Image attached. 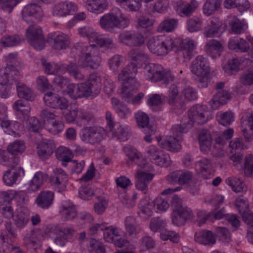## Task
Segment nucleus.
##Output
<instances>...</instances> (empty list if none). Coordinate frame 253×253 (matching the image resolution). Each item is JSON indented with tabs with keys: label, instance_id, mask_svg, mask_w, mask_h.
<instances>
[{
	"label": "nucleus",
	"instance_id": "dca6fc26",
	"mask_svg": "<svg viewBox=\"0 0 253 253\" xmlns=\"http://www.w3.org/2000/svg\"><path fill=\"white\" fill-rule=\"evenodd\" d=\"M193 217V213L192 210L184 206L175 212H173L171 220L174 225L181 226L184 225L187 220L191 219Z\"/></svg>",
	"mask_w": 253,
	"mask_h": 253
},
{
	"label": "nucleus",
	"instance_id": "a18cd8bd",
	"mask_svg": "<svg viewBox=\"0 0 253 253\" xmlns=\"http://www.w3.org/2000/svg\"><path fill=\"white\" fill-rule=\"evenodd\" d=\"M231 32L235 34H241L245 32L248 28L247 24L243 20L234 17L230 22Z\"/></svg>",
	"mask_w": 253,
	"mask_h": 253
},
{
	"label": "nucleus",
	"instance_id": "4468645a",
	"mask_svg": "<svg viewBox=\"0 0 253 253\" xmlns=\"http://www.w3.org/2000/svg\"><path fill=\"white\" fill-rule=\"evenodd\" d=\"M209 112L201 105H197L192 107L188 111L190 120L198 124H204L209 120Z\"/></svg>",
	"mask_w": 253,
	"mask_h": 253
},
{
	"label": "nucleus",
	"instance_id": "de8ad7c7",
	"mask_svg": "<svg viewBox=\"0 0 253 253\" xmlns=\"http://www.w3.org/2000/svg\"><path fill=\"white\" fill-rule=\"evenodd\" d=\"M124 9L130 11H137L141 7L140 0H116Z\"/></svg>",
	"mask_w": 253,
	"mask_h": 253
},
{
	"label": "nucleus",
	"instance_id": "6e6552de",
	"mask_svg": "<svg viewBox=\"0 0 253 253\" xmlns=\"http://www.w3.org/2000/svg\"><path fill=\"white\" fill-rule=\"evenodd\" d=\"M26 36L28 42L37 50L43 49L45 41L42 28L37 25L29 26L26 30Z\"/></svg>",
	"mask_w": 253,
	"mask_h": 253
},
{
	"label": "nucleus",
	"instance_id": "39448f33",
	"mask_svg": "<svg viewBox=\"0 0 253 253\" xmlns=\"http://www.w3.org/2000/svg\"><path fill=\"white\" fill-rule=\"evenodd\" d=\"M88 52L84 54L78 61L79 66L82 68L96 69L100 65L102 60L97 47L90 44L87 47Z\"/></svg>",
	"mask_w": 253,
	"mask_h": 253
},
{
	"label": "nucleus",
	"instance_id": "1a4fd4ad",
	"mask_svg": "<svg viewBox=\"0 0 253 253\" xmlns=\"http://www.w3.org/2000/svg\"><path fill=\"white\" fill-rule=\"evenodd\" d=\"M190 68L193 74L201 79L207 78L210 72L208 59L203 55H198L193 60Z\"/></svg>",
	"mask_w": 253,
	"mask_h": 253
},
{
	"label": "nucleus",
	"instance_id": "c85d7f7f",
	"mask_svg": "<svg viewBox=\"0 0 253 253\" xmlns=\"http://www.w3.org/2000/svg\"><path fill=\"white\" fill-rule=\"evenodd\" d=\"M195 240L200 244L212 246L215 243V237L213 233L209 230H202L197 232L195 234Z\"/></svg>",
	"mask_w": 253,
	"mask_h": 253
},
{
	"label": "nucleus",
	"instance_id": "5fc2aeb1",
	"mask_svg": "<svg viewBox=\"0 0 253 253\" xmlns=\"http://www.w3.org/2000/svg\"><path fill=\"white\" fill-rule=\"evenodd\" d=\"M226 182L235 192H241L246 190V185L240 178L237 177L228 178L226 180Z\"/></svg>",
	"mask_w": 253,
	"mask_h": 253
},
{
	"label": "nucleus",
	"instance_id": "20e7f679",
	"mask_svg": "<svg viewBox=\"0 0 253 253\" xmlns=\"http://www.w3.org/2000/svg\"><path fill=\"white\" fill-rule=\"evenodd\" d=\"M78 84L82 98H94L100 93L101 89V78L97 73L91 74L85 82Z\"/></svg>",
	"mask_w": 253,
	"mask_h": 253
},
{
	"label": "nucleus",
	"instance_id": "09e8293b",
	"mask_svg": "<svg viewBox=\"0 0 253 253\" xmlns=\"http://www.w3.org/2000/svg\"><path fill=\"white\" fill-rule=\"evenodd\" d=\"M23 41V39L19 35H5L0 40V44L4 47L15 46Z\"/></svg>",
	"mask_w": 253,
	"mask_h": 253
},
{
	"label": "nucleus",
	"instance_id": "f3484780",
	"mask_svg": "<svg viewBox=\"0 0 253 253\" xmlns=\"http://www.w3.org/2000/svg\"><path fill=\"white\" fill-rule=\"evenodd\" d=\"M68 180L67 173L61 169H57L54 171V175L51 179L52 186L59 192L65 190Z\"/></svg>",
	"mask_w": 253,
	"mask_h": 253
},
{
	"label": "nucleus",
	"instance_id": "e2e57ef3",
	"mask_svg": "<svg viewBox=\"0 0 253 253\" xmlns=\"http://www.w3.org/2000/svg\"><path fill=\"white\" fill-rule=\"evenodd\" d=\"M19 160L17 158H9L7 154L4 151L0 150V164L9 167L18 166Z\"/></svg>",
	"mask_w": 253,
	"mask_h": 253
},
{
	"label": "nucleus",
	"instance_id": "393cba45",
	"mask_svg": "<svg viewBox=\"0 0 253 253\" xmlns=\"http://www.w3.org/2000/svg\"><path fill=\"white\" fill-rule=\"evenodd\" d=\"M228 46L229 49L241 53L247 52L250 48L248 42L241 38H234L230 39L228 43Z\"/></svg>",
	"mask_w": 253,
	"mask_h": 253
},
{
	"label": "nucleus",
	"instance_id": "aec40b11",
	"mask_svg": "<svg viewBox=\"0 0 253 253\" xmlns=\"http://www.w3.org/2000/svg\"><path fill=\"white\" fill-rule=\"evenodd\" d=\"M60 213L65 221H70L75 219L77 215L76 206L70 200L62 201Z\"/></svg>",
	"mask_w": 253,
	"mask_h": 253
},
{
	"label": "nucleus",
	"instance_id": "f704fd0d",
	"mask_svg": "<svg viewBox=\"0 0 253 253\" xmlns=\"http://www.w3.org/2000/svg\"><path fill=\"white\" fill-rule=\"evenodd\" d=\"M177 19L167 18L159 24L157 27V31L159 33L171 32L177 28Z\"/></svg>",
	"mask_w": 253,
	"mask_h": 253
},
{
	"label": "nucleus",
	"instance_id": "79ce46f5",
	"mask_svg": "<svg viewBox=\"0 0 253 253\" xmlns=\"http://www.w3.org/2000/svg\"><path fill=\"white\" fill-rule=\"evenodd\" d=\"M104 226L105 228L102 231L105 240L109 243L113 242L115 238H117L120 235V230L117 227L113 226H108V223L105 222Z\"/></svg>",
	"mask_w": 253,
	"mask_h": 253
},
{
	"label": "nucleus",
	"instance_id": "6ab92c4d",
	"mask_svg": "<svg viewBox=\"0 0 253 253\" xmlns=\"http://www.w3.org/2000/svg\"><path fill=\"white\" fill-rule=\"evenodd\" d=\"M19 78V72L16 69L11 70L8 67L0 69V84L11 85L16 83Z\"/></svg>",
	"mask_w": 253,
	"mask_h": 253
},
{
	"label": "nucleus",
	"instance_id": "bf43d9fd",
	"mask_svg": "<svg viewBox=\"0 0 253 253\" xmlns=\"http://www.w3.org/2000/svg\"><path fill=\"white\" fill-rule=\"evenodd\" d=\"M202 21L198 17L189 18L186 22V29L191 33L196 32L202 29Z\"/></svg>",
	"mask_w": 253,
	"mask_h": 253
},
{
	"label": "nucleus",
	"instance_id": "69168bd1",
	"mask_svg": "<svg viewBox=\"0 0 253 253\" xmlns=\"http://www.w3.org/2000/svg\"><path fill=\"white\" fill-rule=\"evenodd\" d=\"M155 207V203L153 201L143 202L140 208L138 214L141 216H146L149 217L152 215L153 211Z\"/></svg>",
	"mask_w": 253,
	"mask_h": 253
},
{
	"label": "nucleus",
	"instance_id": "e433bc0d",
	"mask_svg": "<svg viewBox=\"0 0 253 253\" xmlns=\"http://www.w3.org/2000/svg\"><path fill=\"white\" fill-rule=\"evenodd\" d=\"M241 127L245 138L248 140L251 139L253 133V112L247 119H242Z\"/></svg>",
	"mask_w": 253,
	"mask_h": 253
},
{
	"label": "nucleus",
	"instance_id": "bb28decb",
	"mask_svg": "<svg viewBox=\"0 0 253 253\" xmlns=\"http://www.w3.org/2000/svg\"><path fill=\"white\" fill-rule=\"evenodd\" d=\"M136 188L146 193L148 184L153 179V175L142 171H137L135 175Z\"/></svg>",
	"mask_w": 253,
	"mask_h": 253
},
{
	"label": "nucleus",
	"instance_id": "37998d69",
	"mask_svg": "<svg viewBox=\"0 0 253 253\" xmlns=\"http://www.w3.org/2000/svg\"><path fill=\"white\" fill-rule=\"evenodd\" d=\"M56 155L57 158L62 162V165L66 166L67 163L71 160L73 153L69 148L64 146H60L57 149Z\"/></svg>",
	"mask_w": 253,
	"mask_h": 253
},
{
	"label": "nucleus",
	"instance_id": "052dcab7",
	"mask_svg": "<svg viewBox=\"0 0 253 253\" xmlns=\"http://www.w3.org/2000/svg\"><path fill=\"white\" fill-rule=\"evenodd\" d=\"M66 69L69 75L75 80L81 81L84 79V75L80 71L76 63L69 62Z\"/></svg>",
	"mask_w": 253,
	"mask_h": 253
},
{
	"label": "nucleus",
	"instance_id": "a211bd4d",
	"mask_svg": "<svg viewBox=\"0 0 253 253\" xmlns=\"http://www.w3.org/2000/svg\"><path fill=\"white\" fill-rule=\"evenodd\" d=\"M50 42L52 48L58 51L66 49L70 44L69 37L61 32L54 33L51 36Z\"/></svg>",
	"mask_w": 253,
	"mask_h": 253
},
{
	"label": "nucleus",
	"instance_id": "473e14b6",
	"mask_svg": "<svg viewBox=\"0 0 253 253\" xmlns=\"http://www.w3.org/2000/svg\"><path fill=\"white\" fill-rule=\"evenodd\" d=\"M107 0H87L86 9L95 14L102 13L107 7Z\"/></svg>",
	"mask_w": 253,
	"mask_h": 253
},
{
	"label": "nucleus",
	"instance_id": "4d7b16f0",
	"mask_svg": "<svg viewBox=\"0 0 253 253\" xmlns=\"http://www.w3.org/2000/svg\"><path fill=\"white\" fill-rule=\"evenodd\" d=\"M78 32L81 36L85 37L88 40L94 42L99 35L94 29L88 26L80 28L78 29Z\"/></svg>",
	"mask_w": 253,
	"mask_h": 253
},
{
	"label": "nucleus",
	"instance_id": "8fccbe9b",
	"mask_svg": "<svg viewBox=\"0 0 253 253\" xmlns=\"http://www.w3.org/2000/svg\"><path fill=\"white\" fill-rule=\"evenodd\" d=\"M126 232L129 236L134 237L137 234V224L133 216H127L125 220Z\"/></svg>",
	"mask_w": 253,
	"mask_h": 253
},
{
	"label": "nucleus",
	"instance_id": "9d476101",
	"mask_svg": "<svg viewBox=\"0 0 253 253\" xmlns=\"http://www.w3.org/2000/svg\"><path fill=\"white\" fill-rule=\"evenodd\" d=\"M43 99L47 106L53 108L64 110L68 106V101L66 98L51 91L45 92Z\"/></svg>",
	"mask_w": 253,
	"mask_h": 253
},
{
	"label": "nucleus",
	"instance_id": "338daca9",
	"mask_svg": "<svg viewBox=\"0 0 253 253\" xmlns=\"http://www.w3.org/2000/svg\"><path fill=\"white\" fill-rule=\"evenodd\" d=\"M235 206L241 215L249 210L248 201L246 198L242 196L237 198Z\"/></svg>",
	"mask_w": 253,
	"mask_h": 253
},
{
	"label": "nucleus",
	"instance_id": "0e129e2a",
	"mask_svg": "<svg viewBox=\"0 0 253 253\" xmlns=\"http://www.w3.org/2000/svg\"><path fill=\"white\" fill-rule=\"evenodd\" d=\"M134 117L139 127L145 129L151 127L148 126L149 118L146 113L139 111L135 114Z\"/></svg>",
	"mask_w": 253,
	"mask_h": 253
},
{
	"label": "nucleus",
	"instance_id": "b1692460",
	"mask_svg": "<svg viewBox=\"0 0 253 253\" xmlns=\"http://www.w3.org/2000/svg\"><path fill=\"white\" fill-rule=\"evenodd\" d=\"M122 90L121 97L122 99L127 103H130L131 100L133 96L135 90L138 87V84L136 79H132L131 83L124 82L122 83Z\"/></svg>",
	"mask_w": 253,
	"mask_h": 253
},
{
	"label": "nucleus",
	"instance_id": "4c0bfd02",
	"mask_svg": "<svg viewBox=\"0 0 253 253\" xmlns=\"http://www.w3.org/2000/svg\"><path fill=\"white\" fill-rule=\"evenodd\" d=\"M43 173L42 172H36L33 178L29 181L27 191L29 193L38 191L43 184Z\"/></svg>",
	"mask_w": 253,
	"mask_h": 253
},
{
	"label": "nucleus",
	"instance_id": "774afa93",
	"mask_svg": "<svg viewBox=\"0 0 253 253\" xmlns=\"http://www.w3.org/2000/svg\"><path fill=\"white\" fill-rule=\"evenodd\" d=\"M240 82L245 86L253 85V66L241 75Z\"/></svg>",
	"mask_w": 253,
	"mask_h": 253
},
{
	"label": "nucleus",
	"instance_id": "4be33fe9",
	"mask_svg": "<svg viewBox=\"0 0 253 253\" xmlns=\"http://www.w3.org/2000/svg\"><path fill=\"white\" fill-rule=\"evenodd\" d=\"M54 198V193L49 190L41 191L37 196L36 203L37 206L43 209H49L53 204Z\"/></svg>",
	"mask_w": 253,
	"mask_h": 253
},
{
	"label": "nucleus",
	"instance_id": "a878e982",
	"mask_svg": "<svg viewBox=\"0 0 253 253\" xmlns=\"http://www.w3.org/2000/svg\"><path fill=\"white\" fill-rule=\"evenodd\" d=\"M137 72V66L134 63H130L123 69L121 73L118 75V80L124 83V82L131 83L132 79H135L133 77Z\"/></svg>",
	"mask_w": 253,
	"mask_h": 253
},
{
	"label": "nucleus",
	"instance_id": "f257e3e1",
	"mask_svg": "<svg viewBox=\"0 0 253 253\" xmlns=\"http://www.w3.org/2000/svg\"><path fill=\"white\" fill-rule=\"evenodd\" d=\"M147 46L151 53L165 55L176 46V44L171 37L160 35L151 37L147 41Z\"/></svg>",
	"mask_w": 253,
	"mask_h": 253
},
{
	"label": "nucleus",
	"instance_id": "0eeeda50",
	"mask_svg": "<svg viewBox=\"0 0 253 253\" xmlns=\"http://www.w3.org/2000/svg\"><path fill=\"white\" fill-rule=\"evenodd\" d=\"M104 131L101 127L85 126L82 130L81 140L85 143L94 145L104 138Z\"/></svg>",
	"mask_w": 253,
	"mask_h": 253
},
{
	"label": "nucleus",
	"instance_id": "ddd939ff",
	"mask_svg": "<svg viewBox=\"0 0 253 253\" xmlns=\"http://www.w3.org/2000/svg\"><path fill=\"white\" fill-rule=\"evenodd\" d=\"M55 237L53 241L57 245L63 247L68 241V238L72 237L75 233V230L70 227L64 228L56 227L53 230Z\"/></svg>",
	"mask_w": 253,
	"mask_h": 253
},
{
	"label": "nucleus",
	"instance_id": "f8f14e48",
	"mask_svg": "<svg viewBox=\"0 0 253 253\" xmlns=\"http://www.w3.org/2000/svg\"><path fill=\"white\" fill-rule=\"evenodd\" d=\"M193 177V174L188 170H175L167 177V181L170 184L184 185L188 183Z\"/></svg>",
	"mask_w": 253,
	"mask_h": 253
},
{
	"label": "nucleus",
	"instance_id": "423d86ee",
	"mask_svg": "<svg viewBox=\"0 0 253 253\" xmlns=\"http://www.w3.org/2000/svg\"><path fill=\"white\" fill-rule=\"evenodd\" d=\"M145 154L150 161L156 166L168 168L171 164L169 155L156 146L151 145L146 148Z\"/></svg>",
	"mask_w": 253,
	"mask_h": 253
},
{
	"label": "nucleus",
	"instance_id": "603ef678",
	"mask_svg": "<svg viewBox=\"0 0 253 253\" xmlns=\"http://www.w3.org/2000/svg\"><path fill=\"white\" fill-rule=\"evenodd\" d=\"M210 28L205 31L204 34L206 37H213L217 36L219 29L222 25L221 22L216 18L212 19L210 21Z\"/></svg>",
	"mask_w": 253,
	"mask_h": 253
},
{
	"label": "nucleus",
	"instance_id": "9b49d317",
	"mask_svg": "<svg viewBox=\"0 0 253 253\" xmlns=\"http://www.w3.org/2000/svg\"><path fill=\"white\" fill-rule=\"evenodd\" d=\"M78 9V5L74 2L71 1L61 2L53 6L52 13L55 17H63L73 14Z\"/></svg>",
	"mask_w": 253,
	"mask_h": 253
},
{
	"label": "nucleus",
	"instance_id": "49530a36",
	"mask_svg": "<svg viewBox=\"0 0 253 253\" xmlns=\"http://www.w3.org/2000/svg\"><path fill=\"white\" fill-rule=\"evenodd\" d=\"M29 215L24 211H17L13 217V220L16 227L22 229L26 227L29 221Z\"/></svg>",
	"mask_w": 253,
	"mask_h": 253
},
{
	"label": "nucleus",
	"instance_id": "58836bf2",
	"mask_svg": "<svg viewBox=\"0 0 253 253\" xmlns=\"http://www.w3.org/2000/svg\"><path fill=\"white\" fill-rule=\"evenodd\" d=\"M16 86L19 97L25 98L28 101H32L34 99L35 94L30 87L23 83L18 82H16Z\"/></svg>",
	"mask_w": 253,
	"mask_h": 253
},
{
	"label": "nucleus",
	"instance_id": "680f3d73",
	"mask_svg": "<svg viewBox=\"0 0 253 253\" xmlns=\"http://www.w3.org/2000/svg\"><path fill=\"white\" fill-rule=\"evenodd\" d=\"M216 118L219 123L224 126H229L234 121V114L231 111L219 113Z\"/></svg>",
	"mask_w": 253,
	"mask_h": 253
},
{
	"label": "nucleus",
	"instance_id": "c756f323",
	"mask_svg": "<svg viewBox=\"0 0 253 253\" xmlns=\"http://www.w3.org/2000/svg\"><path fill=\"white\" fill-rule=\"evenodd\" d=\"M128 56L131 61V63L138 65H141L150 60L149 55L144 51L139 49L135 48L131 49L128 53Z\"/></svg>",
	"mask_w": 253,
	"mask_h": 253
},
{
	"label": "nucleus",
	"instance_id": "c9c22d12",
	"mask_svg": "<svg viewBox=\"0 0 253 253\" xmlns=\"http://www.w3.org/2000/svg\"><path fill=\"white\" fill-rule=\"evenodd\" d=\"M13 109L18 115H22L24 119L28 118L31 111L29 103L21 99L14 102L13 105Z\"/></svg>",
	"mask_w": 253,
	"mask_h": 253
},
{
	"label": "nucleus",
	"instance_id": "3c124183",
	"mask_svg": "<svg viewBox=\"0 0 253 253\" xmlns=\"http://www.w3.org/2000/svg\"><path fill=\"white\" fill-rule=\"evenodd\" d=\"M220 5V0H207L203 6V12L207 16L213 14Z\"/></svg>",
	"mask_w": 253,
	"mask_h": 253
},
{
	"label": "nucleus",
	"instance_id": "72a5a7b5",
	"mask_svg": "<svg viewBox=\"0 0 253 253\" xmlns=\"http://www.w3.org/2000/svg\"><path fill=\"white\" fill-rule=\"evenodd\" d=\"M78 113L77 125L78 126H85L95 121L93 114L89 111L79 108Z\"/></svg>",
	"mask_w": 253,
	"mask_h": 253
},
{
	"label": "nucleus",
	"instance_id": "13d9d810",
	"mask_svg": "<svg viewBox=\"0 0 253 253\" xmlns=\"http://www.w3.org/2000/svg\"><path fill=\"white\" fill-rule=\"evenodd\" d=\"M64 127L63 122L58 119L49 121L47 125L48 131L53 134H56L61 132Z\"/></svg>",
	"mask_w": 253,
	"mask_h": 253
},
{
	"label": "nucleus",
	"instance_id": "7ed1b4c3",
	"mask_svg": "<svg viewBox=\"0 0 253 253\" xmlns=\"http://www.w3.org/2000/svg\"><path fill=\"white\" fill-rule=\"evenodd\" d=\"M143 74L146 80L155 83L164 81L167 84L173 81L174 79L173 76L169 71L165 70L158 64H146L143 68Z\"/></svg>",
	"mask_w": 253,
	"mask_h": 253
},
{
	"label": "nucleus",
	"instance_id": "864d4df0",
	"mask_svg": "<svg viewBox=\"0 0 253 253\" xmlns=\"http://www.w3.org/2000/svg\"><path fill=\"white\" fill-rule=\"evenodd\" d=\"M196 47L195 41L190 38H186L181 42L180 48L186 53V58H191L192 55L191 52Z\"/></svg>",
	"mask_w": 253,
	"mask_h": 253
},
{
	"label": "nucleus",
	"instance_id": "c03bdc74",
	"mask_svg": "<svg viewBox=\"0 0 253 253\" xmlns=\"http://www.w3.org/2000/svg\"><path fill=\"white\" fill-rule=\"evenodd\" d=\"M39 236V233L33 232L31 235H28L24 238V244L28 249L35 251L40 247Z\"/></svg>",
	"mask_w": 253,
	"mask_h": 253
},
{
	"label": "nucleus",
	"instance_id": "2eb2a0df",
	"mask_svg": "<svg viewBox=\"0 0 253 253\" xmlns=\"http://www.w3.org/2000/svg\"><path fill=\"white\" fill-rule=\"evenodd\" d=\"M22 13L23 19L27 23L33 21L34 18L40 20L43 16L41 7L36 3H31L25 6Z\"/></svg>",
	"mask_w": 253,
	"mask_h": 253
},
{
	"label": "nucleus",
	"instance_id": "ea45409f",
	"mask_svg": "<svg viewBox=\"0 0 253 253\" xmlns=\"http://www.w3.org/2000/svg\"><path fill=\"white\" fill-rule=\"evenodd\" d=\"M168 103L173 107H178L179 104L180 97L178 87L174 84H172L168 92L167 97Z\"/></svg>",
	"mask_w": 253,
	"mask_h": 253
},
{
	"label": "nucleus",
	"instance_id": "6e6d98bb",
	"mask_svg": "<svg viewBox=\"0 0 253 253\" xmlns=\"http://www.w3.org/2000/svg\"><path fill=\"white\" fill-rule=\"evenodd\" d=\"M26 147L23 141L16 140L9 144L7 148V151L12 155H18L23 153Z\"/></svg>",
	"mask_w": 253,
	"mask_h": 253
},
{
	"label": "nucleus",
	"instance_id": "f03ea898",
	"mask_svg": "<svg viewBox=\"0 0 253 253\" xmlns=\"http://www.w3.org/2000/svg\"><path fill=\"white\" fill-rule=\"evenodd\" d=\"M130 22L129 16L122 13L118 14L113 13H106L99 20L100 27L108 32L113 31L115 28H126L129 26Z\"/></svg>",
	"mask_w": 253,
	"mask_h": 253
},
{
	"label": "nucleus",
	"instance_id": "2f4dec72",
	"mask_svg": "<svg viewBox=\"0 0 253 253\" xmlns=\"http://www.w3.org/2000/svg\"><path fill=\"white\" fill-rule=\"evenodd\" d=\"M112 137L121 141H125L129 136V128L127 126H123L119 124L115 125L113 129L109 130Z\"/></svg>",
	"mask_w": 253,
	"mask_h": 253
},
{
	"label": "nucleus",
	"instance_id": "7c9ffc66",
	"mask_svg": "<svg viewBox=\"0 0 253 253\" xmlns=\"http://www.w3.org/2000/svg\"><path fill=\"white\" fill-rule=\"evenodd\" d=\"M10 168L11 169H8L3 176L4 182L8 186H11L15 183L21 173L23 172V169L18 166Z\"/></svg>",
	"mask_w": 253,
	"mask_h": 253
},
{
	"label": "nucleus",
	"instance_id": "cd10ccee",
	"mask_svg": "<svg viewBox=\"0 0 253 253\" xmlns=\"http://www.w3.org/2000/svg\"><path fill=\"white\" fill-rule=\"evenodd\" d=\"M200 149L204 154H208L211 149L212 138L210 133L205 129L202 130L198 135Z\"/></svg>",
	"mask_w": 253,
	"mask_h": 253
},
{
	"label": "nucleus",
	"instance_id": "5701e85b",
	"mask_svg": "<svg viewBox=\"0 0 253 253\" xmlns=\"http://www.w3.org/2000/svg\"><path fill=\"white\" fill-rule=\"evenodd\" d=\"M204 50L211 58H216L221 55L223 50V46L220 42L215 40H211L206 43Z\"/></svg>",
	"mask_w": 253,
	"mask_h": 253
},
{
	"label": "nucleus",
	"instance_id": "412c9836",
	"mask_svg": "<svg viewBox=\"0 0 253 253\" xmlns=\"http://www.w3.org/2000/svg\"><path fill=\"white\" fill-rule=\"evenodd\" d=\"M158 142L160 147L171 152H177L181 148L180 139L171 136L158 139Z\"/></svg>",
	"mask_w": 253,
	"mask_h": 253
},
{
	"label": "nucleus",
	"instance_id": "a19ab883",
	"mask_svg": "<svg viewBox=\"0 0 253 253\" xmlns=\"http://www.w3.org/2000/svg\"><path fill=\"white\" fill-rule=\"evenodd\" d=\"M37 148V153L40 157L46 159L53 153L54 146L50 142H42L39 144Z\"/></svg>",
	"mask_w": 253,
	"mask_h": 253
}]
</instances>
